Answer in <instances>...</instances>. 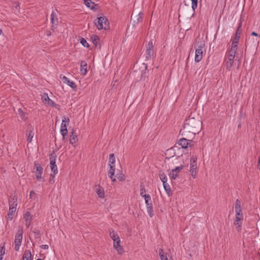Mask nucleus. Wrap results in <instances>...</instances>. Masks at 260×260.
Instances as JSON below:
<instances>
[{
	"instance_id": "a19ab883",
	"label": "nucleus",
	"mask_w": 260,
	"mask_h": 260,
	"mask_svg": "<svg viewBox=\"0 0 260 260\" xmlns=\"http://www.w3.org/2000/svg\"><path fill=\"white\" fill-rule=\"evenodd\" d=\"M18 113L20 117L23 120L25 119V113L23 111V110L21 109H18Z\"/></svg>"
},
{
	"instance_id": "c03bdc74",
	"label": "nucleus",
	"mask_w": 260,
	"mask_h": 260,
	"mask_svg": "<svg viewBox=\"0 0 260 260\" xmlns=\"http://www.w3.org/2000/svg\"><path fill=\"white\" fill-rule=\"evenodd\" d=\"M0 247V254L4 255L5 253V244H1Z\"/></svg>"
},
{
	"instance_id": "37998d69",
	"label": "nucleus",
	"mask_w": 260,
	"mask_h": 260,
	"mask_svg": "<svg viewBox=\"0 0 260 260\" xmlns=\"http://www.w3.org/2000/svg\"><path fill=\"white\" fill-rule=\"evenodd\" d=\"M33 233L35 234L36 238L38 239L40 237V232L39 230L35 229L33 231Z\"/></svg>"
},
{
	"instance_id": "6e6552de",
	"label": "nucleus",
	"mask_w": 260,
	"mask_h": 260,
	"mask_svg": "<svg viewBox=\"0 0 260 260\" xmlns=\"http://www.w3.org/2000/svg\"><path fill=\"white\" fill-rule=\"evenodd\" d=\"M197 158L192 156L190 160V172L193 178H196L197 174Z\"/></svg>"
},
{
	"instance_id": "49530a36",
	"label": "nucleus",
	"mask_w": 260,
	"mask_h": 260,
	"mask_svg": "<svg viewBox=\"0 0 260 260\" xmlns=\"http://www.w3.org/2000/svg\"><path fill=\"white\" fill-rule=\"evenodd\" d=\"M242 33V29H241V24L240 23L239 26L236 30V35L241 36Z\"/></svg>"
},
{
	"instance_id": "6e6d98bb",
	"label": "nucleus",
	"mask_w": 260,
	"mask_h": 260,
	"mask_svg": "<svg viewBox=\"0 0 260 260\" xmlns=\"http://www.w3.org/2000/svg\"><path fill=\"white\" fill-rule=\"evenodd\" d=\"M112 180V182H115L116 181V178L115 177H113V176H112V178H110Z\"/></svg>"
},
{
	"instance_id": "4d7b16f0",
	"label": "nucleus",
	"mask_w": 260,
	"mask_h": 260,
	"mask_svg": "<svg viewBox=\"0 0 260 260\" xmlns=\"http://www.w3.org/2000/svg\"><path fill=\"white\" fill-rule=\"evenodd\" d=\"M258 165H260V156L258 158ZM259 169L260 170V167L259 168Z\"/></svg>"
},
{
	"instance_id": "3c124183",
	"label": "nucleus",
	"mask_w": 260,
	"mask_h": 260,
	"mask_svg": "<svg viewBox=\"0 0 260 260\" xmlns=\"http://www.w3.org/2000/svg\"><path fill=\"white\" fill-rule=\"evenodd\" d=\"M54 176L55 175H52V174H51L50 175V178L49 180V182L50 184H52L54 182Z\"/></svg>"
},
{
	"instance_id": "a211bd4d",
	"label": "nucleus",
	"mask_w": 260,
	"mask_h": 260,
	"mask_svg": "<svg viewBox=\"0 0 260 260\" xmlns=\"http://www.w3.org/2000/svg\"><path fill=\"white\" fill-rule=\"evenodd\" d=\"M178 145L181 146L183 148H187L189 143H188V140L186 138H181L178 141Z\"/></svg>"
},
{
	"instance_id": "f3484780",
	"label": "nucleus",
	"mask_w": 260,
	"mask_h": 260,
	"mask_svg": "<svg viewBox=\"0 0 260 260\" xmlns=\"http://www.w3.org/2000/svg\"><path fill=\"white\" fill-rule=\"evenodd\" d=\"M78 140L77 135L75 133V131L73 129L71 132L70 143L72 145L75 143Z\"/></svg>"
},
{
	"instance_id": "a878e982",
	"label": "nucleus",
	"mask_w": 260,
	"mask_h": 260,
	"mask_svg": "<svg viewBox=\"0 0 260 260\" xmlns=\"http://www.w3.org/2000/svg\"><path fill=\"white\" fill-rule=\"evenodd\" d=\"M96 193L98 196V197L100 198H104L105 197V192L104 190L102 187L99 185L98 188L96 189Z\"/></svg>"
},
{
	"instance_id": "dca6fc26",
	"label": "nucleus",
	"mask_w": 260,
	"mask_h": 260,
	"mask_svg": "<svg viewBox=\"0 0 260 260\" xmlns=\"http://www.w3.org/2000/svg\"><path fill=\"white\" fill-rule=\"evenodd\" d=\"M60 133L62 136V140H64L66 136L68 134L67 124L66 123H61L60 126Z\"/></svg>"
},
{
	"instance_id": "1a4fd4ad",
	"label": "nucleus",
	"mask_w": 260,
	"mask_h": 260,
	"mask_svg": "<svg viewBox=\"0 0 260 260\" xmlns=\"http://www.w3.org/2000/svg\"><path fill=\"white\" fill-rule=\"evenodd\" d=\"M235 212L236 216L241 219H243V216L242 213V208L241 206V202L239 199H237L235 202Z\"/></svg>"
},
{
	"instance_id": "9d476101",
	"label": "nucleus",
	"mask_w": 260,
	"mask_h": 260,
	"mask_svg": "<svg viewBox=\"0 0 260 260\" xmlns=\"http://www.w3.org/2000/svg\"><path fill=\"white\" fill-rule=\"evenodd\" d=\"M183 168L184 166L181 165L179 167H176L175 169H172L169 174L170 178L175 180L178 176V174L183 169Z\"/></svg>"
},
{
	"instance_id": "412c9836",
	"label": "nucleus",
	"mask_w": 260,
	"mask_h": 260,
	"mask_svg": "<svg viewBox=\"0 0 260 260\" xmlns=\"http://www.w3.org/2000/svg\"><path fill=\"white\" fill-rule=\"evenodd\" d=\"M235 57L232 56V57L229 55L228 59L226 62V69L230 71L231 69V68L233 66L234 59Z\"/></svg>"
},
{
	"instance_id": "9b49d317",
	"label": "nucleus",
	"mask_w": 260,
	"mask_h": 260,
	"mask_svg": "<svg viewBox=\"0 0 260 260\" xmlns=\"http://www.w3.org/2000/svg\"><path fill=\"white\" fill-rule=\"evenodd\" d=\"M42 100L45 104L48 105L51 107H55L57 106V105L49 98L47 93H44L42 96Z\"/></svg>"
},
{
	"instance_id": "2f4dec72",
	"label": "nucleus",
	"mask_w": 260,
	"mask_h": 260,
	"mask_svg": "<svg viewBox=\"0 0 260 260\" xmlns=\"http://www.w3.org/2000/svg\"><path fill=\"white\" fill-rule=\"evenodd\" d=\"M115 162V158L114 154L111 153L109 155V161L108 164L110 167H111V166H113V164H114Z\"/></svg>"
},
{
	"instance_id": "ea45409f",
	"label": "nucleus",
	"mask_w": 260,
	"mask_h": 260,
	"mask_svg": "<svg viewBox=\"0 0 260 260\" xmlns=\"http://www.w3.org/2000/svg\"><path fill=\"white\" fill-rule=\"evenodd\" d=\"M240 38V36L235 34L232 44H234V45L236 44L237 45Z\"/></svg>"
},
{
	"instance_id": "de8ad7c7",
	"label": "nucleus",
	"mask_w": 260,
	"mask_h": 260,
	"mask_svg": "<svg viewBox=\"0 0 260 260\" xmlns=\"http://www.w3.org/2000/svg\"><path fill=\"white\" fill-rule=\"evenodd\" d=\"M29 197L31 199H32V198L36 199V198H37V195L34 191H31L30 192Z\"/></svg>"
},
{
	"instance_id": "4468645a",
	"label": "nucleus",
	"mask_w": 260,
	"mask_h": 260,
	"mask_svg": "<svg viewBox=\"0 0 260 260\" xmlns=\"http://www.w3.org/2000/svg\"><path fill=\"white\" fill-rule=\"evenodd\" d=\"M60 78L62 79L63 83L67 84L69 86H70L72 88L75 89L77 87L75 83H74L72 81H70L67 77L63 76L62 77H60Z\"/></svg>"
},
{
	"instance_id": "a18cd8bd",
	"label": "nucleus",
	"mask_w": 260,
	"mask_h": 260,
	"mask_svg": "<svg viewBox=\"0 0 260 260\" xmlns=\"http://www.w3.org/2000/svg\"><path fill=\"white\" fill-rule=\"evenodd\" d=\"M35 174L36 176V178H37V180L40 181L42 178V175L43 172H35Z\"/></svg>"
},
{
	"instance_id": "aec40b11",
	"label": "nucleus",
	"mask_w": 260,
	"mask_h": 260,
	"mask_svg": "<svg viewBox=\"0 0 260 260\" xmlns=\"http://www.w3.org/2000/svg\"><path fill=\"white\" fill-rule=\"evenodd\" d=\"M87 63L85 60H82L80 63V71L81 73L85 75L87 72Z\"/></svg>"
},
{
	"instance_id": "7c9ffc66",
	"label": "nucleus",
	"mask_w": 260,
	"mask_h": 260,
	"mask_svg": "<svg viewBox=\"0 0 260 260\" xmlns=\"http://www.w3.org/2000/svg\"><path fill=\"white\" fill-rule=\"evenodd\" d=\"M17 201V199L15 196L13 197V198H11L9 199V206L16 208Z\"/></svg>"
},
{
	"instance_id": "473e14b6",
	"label": "nucleus",
	"mask_w": 260,
	"mask_h": 260,
	"mask_svg": "<svg viewBox=\"0 0 260 260\" xmlns=\"http://www.w3.org/2000/svg\"><path fill=\"white\" fill-rule=\"evenodd\" d=\"M115 166H111V167H110V170L108 171V176L110 178H112V176L114 175L115 174Z\"/></svg>"
},
{
	"instance_id": "052dcab7",
	"label": "nucleus",
	"mask_w": 260,
	"mask_h": 260,
	"mask_svg": "<svg viewBox=\"0 0 260 260\" xmlns=\"http://www.w3.org/2000/svg\"><path fill=\"white\" fill-rule=\"evenodd\" d=\"M37 260H43V259H41V258H38V259H37Z\"/></svg>"
},
{
	"instance_id": "8fccbe9b",
	"label": "nucleus",
	"mask_w": 260,
	"mask_h": 260,
	"mask_svg": "<svg viewBox=\"0 0 260 260\" xmlns=\"http://www.w3.org/2000/svg\"><path fill=\"white\" fill-rule=\"evenodd\" d=\"M69 121L70 119L68 117H66L65 116L63 117V119L62 120V122H63V123H66V124H68Z\"/></svg>"
},
{
	"instance_id": "58836bf2",
	"label": "nucleus",
	"mask_w": 260,
	"mask_h": 260,
	"mask_svg": "<svg viewBox=\"0 0 260 260\" xmlns=\"http://www.w3.org/2000/svg\"><path fill=\"white\" fill-rule=\"evenodd\" d=\"M80 43L84 47L89 48V45L84 38H81V39L80 40Z\"/></svg>"
},
{
	"instance_id": "864d4df0",
	"label": "nucleus",
	"mask_w": 260,
	"mask_h": 260,
	"mask_svg": "<svg viewBox=\"0 0 260 260\" xmlns=\"http://www.w3.org/2000/svg\"><path fill=\"white\" fill-rule=\"evenodd\" d=\"M16 207H10V206L9 207V210H10V211H12L15 212L16 211Z\"/></svg>"
},
{
	"instance_id": "79ce46f5",
	"label": "nucleus",
	"mask_w": 260,
	"mask_h": 260,
	"mask_svg": "<svg viewBox=\"0 0 260 260\" xmlns=\"http://www.w3.org/2000/svg\"><path fill=\"white\" fill-rule=\"evenodd\" d=\"M192 2L191 7L193 10H194L198 6V0H191Z\"/></svg>"
},
{
	"instance_id": "5fc2aeb1",
	"label": "nucleus",
	"mask_w": 260,
	"mask_h": 260,
	"mask_svg": "<svg viewBox=\"0 0 260 260\" xmlns=\"http://www.w3.org/2000/svg\"><path fill=\"white\" fill-rule=\"evenodd\" d=\"M251 35V36H256V37H258V34H257L256 32H255L254 31L252 32Z\"/></svg>"
},
{
	"instance_id": "c85d7f7f",
	"label": "nucleus",
	"mask_w": 260,
	"mask_h": 260,
	"mask_svg": "<svg viewBox=\"0 0 260 260\" xmlns=\"http://www.w3.org/2000/svg\"><path fill=\"white\" fill-rule=\"evenodd\" d=\"M91 40L95 47L100 45V38L97 35H94L91 36Z\"/></svg>"
},
{
	"instance_id": "72a5a7b5",
	"label": "nucleus",
	"mask_w": 260,
	"mask_h": 260,
	"mask_svg": "<svg viewBox=\"0 0 260 260\" xmlns=\"http://www.w3.org/2000/svg\"><path fill=\"white\" fill-rule=\"evenodd\" d=\"M159 178L163 183H166L167 182V177L165 174L164 172H160L159 174Z\"/></svg>"
},
{
	"instance_id": "f257e3e1",
	"label": "nucleus",
	"mask_w": 260,
	"mask_h": 260,
	"mask_svg": "<svg viewBox=\"0 0 260 260\" xmlns=\"http://www.w3.org/2000/svg\"><path fill=\"white\" fill-rule=\"evenodd\" d=\"M201 121L199 117L195 118L189 116L184 121L183 128L180 131L182 135H186L188 133L195 134L198 133L200 128Z\"/></svg>"
},
{
	"instance_id": "c756f323",
	"label": "nucleus",
	"mask_w": 260,
	"mask_h": 260,
	"mask_svg": "<svg viewBox=\"0 0 260 260\" xmlns=\"http://www.w3.org/2000/svg\"><path fill=\"white\" fill-rule=\"evenodd\" d=\"M51 21L52 24L57 25L58 23V19L54 12H52L51 15Z\"/></svg>"
},
{
	"instance_id": "4be33fe9",
	"label": "nucleus",
	"mask_w": 260,
	"mask_h": 260,
	"mask_svg": "<svg viewBox=\"0 0 260 260\" xmlns=\"http://www.w3.org/2000/svg\"><path fill=\"white\" fill-rule=\"evenodd\" d=\"M243 219H241L239 217H236V219L234 222V224L236 226L237 230L238 232L241 231V220Z\"/></svg>"
},
{
	"instance_id": "cd10ccee",
	"label": "nucleus",
	"mask_w": 260,
	"mask_h": 260,
	"mask_svg": "<svg viewBox=\"0 0 260 260\" xmlns=\"http://www.w3.org/2000/svg\"><path fill=\"white\" fill-rule=\"evenodd\" d=\"M34 169H36V171L34 172H43V167L37 161H36L34 162Z\"/></svg>"
},
{
	"instance_id": "603ef678",
	"label": "nucleus",
	"mask_w": 260,
	"mask_h": 260,
	"mask_svg": "<svg viewBox=\"0 0 260 260\" xmlns=\"http://www.w3.org/2000/svg\"><path fill=\"white\" fill-rule=\"evenodd\" d=\"M40 247L41 248L44 249H47L49 248V247L47 245H42L40 246Z\"/></svg>"
},
{
	"instance_id": "bb28decb",
	"label": "nucleus",
	"mask_w": 260,
	"mask_h": 260,
	"mask_svg": "<svg viewBox=\"0 0 260 260\" xmlns=\"http://www.w3.org/2000/svg\"><path fill=\"white\" fill-rule=\"evenodd\" d=\"M109 232L110 237L113 240V241H116L117 240L120 239L117 233H116L113 230H110Z\"/></svg>"
},
{
	"instance_id": "423d86ee",
	"label": "nucleus",
	"mask_w": 260,
	"mask_h": 260,
	"mask_svg": "<svg viewBox=\"0 0 260 260\" xmlns=\"http://www.w3.org/2000/svg\"><path fill=\"white\" fill-rule=\"evenodd\" d=\"M56 158V154L55 152L53 151L51 152V153L49 155V159H50V165L52 172H53L54 175H55L58 172L57 166L55 163Z\"/></svg>"
},
{
	"instance_id": "2eb2a0df",
	"label": "nucleus",
	"mask_w": 260,
	"mask_h": 260,
	"mask_svg": "<svg viewBox=\"0 0 260 260\" xmlns=\"http://www.w3.org/2000/svg\"><path fill=\"white\" fill-rule=\"evenodd\" d=\"M23 219L25 220L26 223V226L28 228L29 226L32 217L29 211H26L24 215H23Z\"/></svg>"
},
{
	"instance_id": "09e8293b",
	"label": "nucleus",
	"mask_w": 260,
	"mask_h": 260,
	"mask_svg": "<svg viewBox=\"0 0 260 260\" xmlns=\"http://www.w3.org/2000/svg\"><path fill=\"white\" fill-rule=\"evenodd\" d=\"M14 213V212L12 211L9 210V212L8 213V217L10 220H11L13 218V214Z\"/></svg>"
},
{
	"instance_id": "4c0bfd02",
	"label": "nucleus",
	"mask_w": 260,
	"mask_h": 260,
	"mask_svg": "<svg viewBox=\"0 0 260 260\" xmlns=\"http://www.w3.org/2000/svg\"><path fill=\"white\" fill-rule=\"evenodd\" d=\"M159 254L160 255V258L161 260H164L165 259V257H167L166 255L165 254V253L164 252L162 249H159Z\"/></svg>"
},
{
	"instance_id": "bf43d9fd",
	"label": "nucleus",
	"mask_w": 260,
	"mask_h": 260,
	"mask_svg": "<svg viewBox=\"0 0 260 260\" xmlns=\"http://www.w3.org/2000/svg\"><path fill=\"white\" fill-rule=\"evenodd\" d=\"M2 30L0 28V35L2 34Z\"/></svg>"
},
{
	"instance_id": "e433bc0d",
	"label": "nucleus",
	"mask_w": 260,
	"mask_h": 260,
	"mask_svg": "<svg viewBox=\"0 0 260 260\" xmlns=\"http://www.w3.org/2000/svg\"><path fill=\"white\" fill-rule=\"evenodd\" d=\"M116 177L120 181H123L125 179V176L122 173L117 174Z\"/></svg>"
},
{
	"instance_id": "b1692460",
	"label": "nucleus",
	"mask_w": 260,
	"mask_h": 260,
	"mask_svg": "<svg viewBox=\"0 0 260 260\" xmlns=\"http://www.w3.org/2000/svg\"><path fill=\"white\" fill-rule=\"evenodd\" d=\"M22 260H31V253L29 250H26L22 256Z\"/></svg>"
},
{
	"instance_id": "ddd939ff",
	"label": "nucleus",
	"mask_w": 260,
	"mask_h": 260,
	"mask_svg": "<svg viewBox=\"0 0 260 260\" xmlns=\"http://www.w3.org/2000/svg\"><path fill=\"white\" fill-rule=\"evenodd\" d=\"M113 247L120 254H122L124 252L123 247L120 245V239H119L116 241H114Z\"/></svg>"
},
{
	"instance_id": "0eeeda50",
	"label": "nucleus",
	"mask_w": 260,
	"mask_h": 260,
	"mask_svg": "<svg viewBox=\"0 0 260 260\" xmlns=\"http://www.w3.org/2000/svg\"><path fill=\"white\" fill-rule=\"evenodd\" d=\"M145 201L147 207V212L150 217H152L154 214L152 200L149 194L145 196Z\"/></svg>"
},
{
	"instance_id": "20e7f679",
	"label": "nucleus",
	"mask_w": 260,
	"mask_h": 260,
	"mask_svg": "<svg viewBox=\"0 0 260 260\" xmlns=\"http://www.w3.org/2000/svg\"><path fill=\"white\" fill-rule=\"evenodd\" d=\"M97 19V21H96V20L94 21V23L99 29H106L108 28L109 22L105 16L99 17Z\"/></svg>"
},
{
	"instance_id": "7ed1b4c3",
	"label": "nucleus",
	"mask_w": 260,
	"mask_h": 260,
	"mask_svg": "<svg viewBox=\"0 0 260 260\" xmlns=\"http://www.w3.org/2000/svg\"><path fill=\"white\" fill-rule=\"evenodd\" d=\"M197 46L195 51L194 61L199 62L203 58V49L205 47V44L204 42H198Z\"/></svg>"
},
{
	"instance_id": "f704fd0d",
	"label": "nucleus",
	"mask_w": 260,
	"mask_h": 260,
	"mask_svg": "<svg viewBox=\"0 0 260 260\" xmlns=\"http://www.w3.org/2000/svg\"><path fill=\"white\" fill-rule=\"evenodd\" d=\"M163 186H164V189H165V191H166L167 193L169 196H170V193L171 192V189L170 185L166 182V183H163Z\"/></svg>"
},
{
	"instance_id": "c9c22d12",
	"label": "nucleus",
	"mask_w": 260,
	"mask_h": 260,
	"mask_svg": "<svg viewBox=\"0 0 260 260\" xmlns=\"http://www.w3.org/2000/svg\"><path fill=\"white\" fill-rule=\"evenodd\" d=\"M146 190L143 184L140 185V195L141 197L145 198V196H147L148 194H145Z\"/></svg>"
},
{
	"instance_id": "39448f33",
	"label": "nucleus",
	"mask_w": 260,
	"mask_h": 260,
	"mask_svg": "<svg viewBox=\"0 0 260 260\" xmlns=\"http://www.w3.org/2000/svg\"><path fill=\"white\" fill-rule=\"evenodd\" d=\"M23 230L22 228L20 226L19 227L18 230L16 234L15 238V250L16 251H18L20 248V246L22 243V235H23Z\"/></svg>"
},
{
	"instance_id": "5701e85b",
	"label": "nucleus",
	"mask_w": 260,
	"mask_h": 260,
	"mask_svg": "<svg viewBox=\"0 0 260 260\" xmlns=\"http://www.w3.org/2000/svg\"><path fill=\"white\" fill-rule=\"evenodd\" d=\"M237 48H238V47H237V45L232 44L231 48L230 50L229 55H230V57H231L232 56L235 57V55H236V52L237 50Z\"/></svg>"
},
{
	"instance_id": "13d9d810",
	"label": "nucleus",
	"mask_w": 260,
	"mask_h": 260,
	"mask_svg": "<svg viewBox=\"0 0 260 260\" xmlns=\"http://www.w3.org/2000/svg\"><path fill=\"white\" fill-rule=\"evenodd\" d=\"M3 255H2V254H0V260H2L3 259Z\"/></svg>"
},
{
	"instance_id": "393cba45",
	"label": "nucleus",
	"mask_w": 260,
	"mask_h": 260,
	"mask_svg": "<svg viewBox=\"0 0 260 260\" xmlns=\"http://www.w3.org/2000/svg\"><path fill=\"white\" fill-rule=\"evenodd\" d=\"M84 4L91 10H94L96 5L91 0H84Z\"/></svg>"
},
{
	"instance_id": "f03ea898",
	"label": "nucleus",
	"mask_w": 260,
	"mask_h": 260,
	"mask_svg": "<svg viewBox=\"0 0 260 260\" xmlns=\"http://www.w3.org/2000/svg\"><path fill=\"white\" fill-rule=\"evenodd\" d=\"M153 40H151L146 45V51L144 54L145 61L150 62L155 57Z\"/></svg>"
},
{
	"instance_id": "6ab92c4d",
	"label": "nucleus",
	"mask_w": 260,
	"mask_h": 260,
	"mask_svg": "<svg viewBox=\"0 0 260 260\" xmlns=\"http://www.w3.org/2000/svg\"><path fill=\"white\" fill-rule=\"evenodd\" d=\"M142 15L143 13L141 12H140L136 16H134L133 14H132L131 19H133L134 23H138L142 20Z\"/></svg>"
},
{
	"instance_id": "f8f14e48",
	"label": "nucleus",
	"mask_w": 260,
	"mask_h": 260,
	"mask_svg": "<svg viewBox=\"0 0 260 260\" xmlns=\"http://www.w3.org/2000/svg\"><path fill=\"white\" fill-rule=\"evenodd\" d=\"M26 136L27 137V141L30 143L34 136V127L31 125H29L26 131Z\"/></svg>"
}]
</instances>
